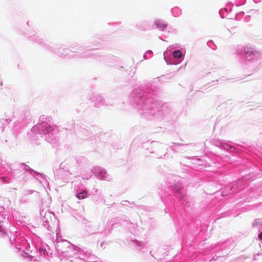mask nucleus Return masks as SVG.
I'll list each match as a JSON object with an SVG mask.
<instances>
[{"mask_svg": "<svg viewBox=\"0 0 262 262\" xmlns=\"http://www.w3.org/2000/svg\"><path fill=\"white\" fill-rule=\"evenodd\" d=\"M258 237L260 240L262 241V232L258 235Z\"/></svg>", "mask_w": 262, "mask_h": 262, "instance_id": "nucleus-6", "label": "nucleus"}, {"mask_svg": "<svg viewBox=\"0 0 262 262\" xmlns=\"http://www.w3.org/2000/svg\"><path fill=\"white\" fill-rule=\"evenodd\" d=\"M245 53L246 58H248L250 55H256L257 52L255 51L252 47H246L245 48Z\"/></svg>", "mask_w": 262, "mask_h": 262, "instance_id": "nucleus-2", "label": "nucleus"}, {"mask_svg": "<svg viewBox=\"0 0 262 262\" xmlns=\"http://www.w3.org/2000/svg\"><path fill=\"white\" fill-rule=\"evenodd\" d=\"M87 195V192L83 191L82 192L79 193L77 194V198L78 199H83L86 198Z\"/></svg>", "mask_w": 262, "mask_h": 262, "instance_id": "nucleus-3", "label": "nucleus"}, {"mask_svg": "<svg viewBox=\"0 0 262 262\" xmlns=\"http://www.w3.org/2000/svg\"><path fill=\"white\" fill-rule=\"evenodd\" d=\"M156 26L158 28L161 30H164L165 28L166 27L167 25L166 24H164L162 23L157 21L156 22Z\"/></svg>", "mask_w": 262, "mask_h": 262, "instance_id": "nucleus-4", "label": "nucleus"}, {"mask_svg": "<svg viewBox=\"0 0 262 262\" xmlns=\"http://www.w3.org/2000/svg\"><path fill=\"white\" fill-rule=\"evenodd\" d=\"M173 56L175 58H178L181 57L182 53L180 50L175 51L173 52Z\"/></svg>", "mask_w": 262, "mask_h": 262, "instance_id": "nucleus-5", "label": "nucleus"}, {"mask_svg": "<svg viewBox=\"0 0 262 262\" xmlns=\"http://www.w3.org/2000/svg\"><path fill=\"white\" fill-rule=\"evenodd\" d=\"M237 188L238 186L236 184L226 187L222 191L221 195L223 196H226L230 194L236 193L237 191Z\"/></svg>", "mask_w": 262, "mask_h": 262, "instance_id": "nucleus-1", "label": "nucleus"}]
</instances>
